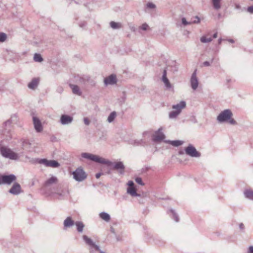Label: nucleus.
Wrapping results in <instances>:
<instances>
[{"mask_svg":"<svg viewBox=\"0 0 253 253\" xmlns=\"http://www.w3.org/2000/svg\"><path fill=\"white\" fill-rule=\"evenodd\" d=\"M9 192L14 195H18L20 194L22 192L20 185L17 182L14 183L11 188L9 189Z\"/></svg>","mask_w":253,"mask_h":253,"instance_id":"12","label":"nucleus"},{"mask_svg":"<svg viewBox=\"0 0 253 253\" xmlns=\"http://www.w3.org/2000/svg\"><path fill=\"white\" fill-rule=\"evenodd\" d=\"M0 152L1 155L7 158H17L18 156L16 153L5 146L0 147Z\"/></svg>","mask_w":253,"mask_h":253,"instance_id":"9","label":"nucleus"},{"mask_svg":"<svg viewBox=\"0 0 253 253\" xmlns=\"http://www.w3.org/2000/svg\"><path fill=\"white\" fill-rule=\"evenodd\" d=\"M162 80L167 88L169 89L171 87V85L169 83V79L167 77V71L166 69L163 71Z\"/></svg>","mask_w":253,"mask_h":253,"instance_id":"18","label":"nucleus"},{"mask_svg":"<svg viewBox=\"0 0 253 253\" xmlns=\"http://www.w3.org/2000/svg\"><path fill=\"white\" fill-rule=\"evenodd\" d=\"M82 158H100L96 155L87 153H83L82 154Z\"/></svg>","mask_w":253,"mask_h":253,"instance_id":"27","label":"nucleus"},{"mask_svg":"<svg viewBox=\"0 0 253 253\" xmlns=\"http://www.w3.org/2000/svg\"><path fill=\"white\" fill-rule=\"evenodd\" d=\"M110 26L113 29H119L122 27V24L121 23L116 22L114 21H111L110 23Z\"/></svg>","mask_w":253,"mask_h":253,"instance_id":"25","label":"nucleus"},{"mask_svg":"<svg viewBox=\"0 0 253 253\" xmlns=\"http://www.w3.org/2000/svg\"><path fill=\"white\" fill-rule=\"evenodd\" d=\"M127 185H128V187H134V183L132 181H129L127 183Z\"/></svg>","mask_w":253,"mask_h":253,"instance_id":"43","label":"nucleus"},{"mask_svg":"<svg viewBox=\"0 0 253 253\" xmlns=\"http://www.w3.org/2000/svg\"><path fill=\"white\" fill-rule=\"evenodd\" d=\"M149 133L148 132H144L143 134V136H144L145 135H147Z\"/></svg>","mask_w":253,"mask_h":253,"instance_id":"52","label":"nucleus"},{"mask_svg":"<svg viewBox=\"0 0 253 253\" xmlns=\"http://www.w3.org/2000/svg\"><path fill=\"white\" fill-rule=\"evenodd\" d=\"M127 193L130 194L132 197H138L140 196L139 194H138L136 193V189L134 187H128V188L127 189Z\"/></svg>","mask_w":253,"mask_h":253,"instance_id":"21","label":"nucleus"},{"mask_svg":"<svg viewBox=\"0 0 253 253\" xmlns=\"http://www.w3.org/2000/svg\"><path fill=\"white\" fill-rule=\"evenodd\" d=\"M69 86L70 88L72 89V92L74 94L78 95H81L82 92L80 89V87L78 85L73 84H70Z\"/></svg>","mask_w":253,"mask_h":253,"instance_id":"20","label":"nucleus"},{"mask_svg":"<svg viewBox=\"0 0 253 253\" xmlns=\"http://www.w3.org/2000/svg\"><path fill=\"white\" fill-rule=\"evenodd\" d=\"M73 121V118L68 115H62L60 117V123L62 125L71 124Z\"/></svg>","mask_w":253,"mask_h":253,"instance_id":"14","label":"nucleus"},{"mask_svg":"<svg viewBox=\"0 0 253 253\" xmlns=\"http://www.w3.org/2000/svg\"><path fill=\"white\" fill-rule=\"evenodd\" d=\"M58 181V178L54 176H52L50 178L47 179L44 183V187L46 190L49 191L50 194H58V193L56 191V184Z\"/></svg>","mask_w":253,"mask_h":253,"instance_id":"4","label":"nucleus"},{"mask_svg":"<svg viewBox=\"0 0 253 253\" xmlns=\"http://www.w3.org/2000/svg\"><path fill=\"white\" fill-rule=\"evenodd\" d=\"M213 60H214V58H212L211 59V62H209V61H205L203 62V65L204 66H205V67H209V66H210L211 65V63H212L213 61Z\"/></svg>","mask_w":253,"mask_h":253,"instance_id":"36","label":"nucleus"},{"mask_svg":"<svg viewBox=\"0 0 253 253\" xmlns=\"http://www.w3.org/2000/svg\"><path fill=\"white\" fill-rule=\"evenodd\" d=\"M83 238L85 244L89 246L90 253H92L94 251H97L99 253H106L100 249L98 245L95 244L91 239L88 237L87 236L84 235Z\"/></svg>","mask_w":253,"mask_h":253,"instance_id":"5","label":"nucleus"},{"mask_svg":"<svg viewBox=\"0 0 253 253\" xmlns=\"http://www.w3.org/2000/svg\"><path fill=\"white\" fill-rule=\"evenodd\" d=\"M147 7L150 9H154L156 7V5L152 2H148L147 4Z\"/></svg>","mask_w":253,"mask_h":253,"instance_id":"40","label":"nucleus"},{"mask_svg":"<svg viewBox=\"0 0 253 253\" xmlns=\"http://www.w3.org/2000/svg\"><path fill=\"white\" fill-rule=\"evenodd\" d=\"M6 35L4 33H0V42H4L6 39Z\"/></svg>","mask_w":253,"mask_h":253,"instance_id":"32","label":"nucleus"},{"mask_svg":"<svg viewBox=\"0 0 253 253\" xmlns=\"http://www.w3.org/2000/svg\"><path fill=\"white\" fill-rule=\"evenodd\" d=\"M248 253H253V246L249 247Z\"/></svg>","mask_w":253,"mask_h":253,"instance_id":"44","label":"nucleus"},{"mask_svg":"<svg viewBox=\"0 0 253 253\" xmlns=\"http://www.w3.org/2000/svg\"><path fill=\"white\" fill-rule=\"evenodd\" d=\"M39 84V80L38 78H34L28 84V87L32 89H36Z\"/></svg>","mask_w":253,"mask_h":253,"instance_id":"19","label":"nucleus"},{"mask_svg":"<svg viewBox=\"0 0 253 253\" xmlns=\"http://www.w3.org/2000/svg\"><path fill=\"white\" fill-rule=\"evenodd\" d=\"M87 23L85 21H81L79 23V26L80 28L84 29L86 26Z\"/></svg>","mask_w":253,"mask_h":253,"instance_id":"37","label":"nucleus"},{"mask_svg":"<svg viewBox=\"0 0 253 253\" xmlns=\"http://www.w3.org/2000/svg\"><path fill=\"white\" fill-rule=\"evenodd\" d=\"M181 22H182V24L184 26H187L188 25H191V21L190 22H188L186 20V18H184V17L182 18V19H181Z\"/></svg>","mask_w":253,"mask_h":253,"instance_id":"35","label":"nucleus"},{"mask_svg":"<svg viewBox=\"0 0 253 253\" xmlns=\"http://www.w3.org/2000/svg\"><path fill=\"white\" fill-rule=\"evenodd\" d=\"M96 163L106 164L110 169H116L119 171L121 174L124 173L125 166L122 162H112L108 159H91Z\"/></svg>","mask_w":253,"mask_h":253,"instance_id":"2","label":"nucleus"},{"mask_svg":"<svg viewBox=\"0 0 253 253\" xmlns=\"http://www.w3.org/2000/svg\"><path fill=\"white\" fill-rule=\"evenodd\" d=\"M247 11L250 14H253V5L249 6L247 8Z\"/></svg>","mask_w":253,"mask_h":253,"instance_id":"41","label":"nucleus"},{"mask_svg":"<svg viewBox=\"0 0 253 253\" xmlns=\"http://www.w3.org/2000/svg\"><path fill=\"white\" fill-rule=\"evenodd\" d=\"M170 212L171 213L173 218L175 220V221L176 222H178L179 221V218L175 211L173 210H170Z\"/></svg>","mask_w":253,"mask_h":253,"instance_id":"33","label":"nucleus"},{"mask_svg":"<svg viewBox=\"0 0 253 253\" xmlns=\"http://www.w3.org/2000/svg\"><path fill=\"white\" fill-rule=\"evenodd\" d=\"M31 162L32 164L43 165L47 167L58 168L60 166V164L57 161H48L47 159H33Z\"/></svg>","mask_w":253,"mask_h":253,"instance_id":"6","label":"nucleus"},{"mask_svg":"<svg viewBox=\"0 0 253 253\" xmlns=\"http://www.w3.org/2000/svg\"><path fill=\"white\" fill-rule=\"evenodd\" d=\"M135 181L139 184L141 185H144V183L143 182L141 178L140 177H136L135 178Z\"/></svg>","mask_w":253,"mask_h":253,"instance_id":"39","label":"nucleus"},{"mask_svg":"<svg viewBox=\"0 0 253 253\" xmlns=\"http://www.w3.org/2000/svg\"><path fill=\"white\" fill-rule=\"evenodd\" d=\"M116 117V113L115 112H112L110 113L108 117L107 121L109 123L112 122Z\"/></svg>","mask_w":253,"mask_h":253,"instance_id":"30","label":"nucleus"},{"mask_svg":"<svg viewBox=\"0 0 253 253\" xmlns=\"http://www.w3.org/2000/svg\"><path fill=\"white\" fill-rule=\"evenodd\" d=\"M239 228L241 230H243L244 229V225L243 223H240L239 225Z\"/></svg>","mask_w":253,"mask_h":253,"instance_id":"47","label":"nucleus"},{"mask_svg":"<svg viewBox=\"0 0 253 253\" xmlns=\"http://www.w3.org/2000/svg\"><path fill=\"white\" fill-rule=\"evenodd\" d=\"M33 121L34 128L36 129V131L38 132H41L43 129V127L42 126L40 120L37 117H33Z\"/></svg>","mask_w":253,"mask_h":253,"instance_id":"15","label":"nucleus"},{"mask_svg":"<svg viewBox=\"0 0 253 253\" xmlns=\"http://www.w3.org/2000/svg\"><path fill=\"white\" fill-rule=\"evenodd\" d=\"M74 224L75 222L71 216H68L63 222L64 229H67L72 227Z\"/></svg>","mask_w":253,"mask_h":253,"instance_id":"16","label":"nucleus"},{"mask_svg":"<svg viewBox=\"0 0 253 253\" xmlns=\"http://www.w3.org/2000/svg\"><path fill=\"white\" fill-rule=\"evenodd\" d=\"M84 124L87 126L89 125L90 124V121L87 118H84Z\"/></svg>","mask_w":253,"mask_h":253,"instance_id":"42","label":"nucleus"},{"mask_svg":"<svg viewBox=\"0 0 253 253\" xmlns=\"http://www.w3.org/2000/svg\"><path fill=\"white\" fill-rule=\"evenodd\" d=\"M190 84L192 88L194 90L198 87L199 82L197 77L196 70H195L192 74L190 79Z\"/></svg>","mask_w":253,"mask_h":253,"instance_id":"13","label":"nucleus"},{"mask_svg":"<svg viewBox=\"0 0 253 253\" xmlns=\"http://www.w3.org/2000/svg\"><path fill=\"white\" fill-rule=\"evenodd\" d=\"M99 217L106 222H109L111 219L110 215L105 212L100 213Z\"/></svg>","mask_w":253,"mask_h":253,"instance_id":"22","label":"nucleus"},{"mask_svg":"<svg viewBox=\"0 0 253 253\" xmlns=\"http://www.w3.org/2000/svg\"><path fill=\"white\" fill-rule=\"evenodd\" d=\"M217 37V33H215V34H213V38H216Z\"/></svg>","mask_w":253,"mask_h":253,"instance_id":"50","label":"nucleus"},{"mask_svg":"<svg viewBox=\"0 0 253 253\" xmlns=\"http://www.w3.org/2000/svg\"><path fill=\"white\" fill-rule=\"evenodd\" d=\"M16 177L13 174L9 175L0 174V185H10L13 182L16 181Z\"/></svg>","mask_w":253,"mask_h":253,"instance_id":"8","label":"nucleus"},{"mask_svg":"<svg viewBox=\"0 0 253 253\" xmlns=\"http://www.w3.org/2000/svg\"><path fill=\"white\" fill-rule=\"evenodd\" d=\"M167 143H169L174 146H179L183 144V142L180 140L166 141Z\"/></svg>","mask_w":253,"mask_h":253,"instance_id":"28","label":"nucleus"},{"mask_svg":"<svg viewBox=\"0 0 253 253\" xmlns=\"http://www.w3.org/2000/svg\"><path fill=\"white\" fill-rule=\"evenodd\" d=\"M34 60L35 62H41L43 61V58L41 54L39 53H35L34 56Z\"/></svg>","mask_w":253,"mask_h":253,"instance_id":"29","label":"nucleus"},{"mask_svg":"<svg viewBox=\"0 0 253 253\" xmlns=\"http://www.w3.org/2000/svg\"><path fill=\"white\" fill-rule=\"evenodd\" d=\"M75 225L76 226L77 230L79 232H83L84 228V224L83 222L76 221L75 222Z\"/></svg>","mask_w":253,"mask_h":253,"instance_id":"23","label":"nucleus"},{"mask_svg":"<svg viewBox=\"0 0 253 253\" xmlns=\"http://www.w3.org/2000/svg\"><path fill=\"white\" fill-rule=\"evenodd\" d=\"M221 0H212V3L213 8L216 10H218L221 8Z\"/></svg>","mask_w":253,"mask_h":253,"instance_id":"26","label":"nucleus"},{"mask_svg":"<svg viewBox=\"0 0 253 253\" xmlns=\"http://www.w3.org/2000/svg\"><path fill=\"white\" fill-rule=\"evenodd\" d=\"M184 150L185 153L191 157L199 158L201 157V153L198 151L192 144H189Z\"/></svg>","mask_w":253,"mask_h":253,"instance_id":"10","label":"nucleus"},{"mask_svg":"<svg viewBox=\"0 0 253 253\" xmlns=\"http://www.w3.org/2000/svg\"><path fill=\"white\" fill-rule=\"evenodd\" d=\"M233 116V113L230 109H225L218 114L216 120L219 123H227L231 125H236L237 123Z\"/></svg>","mask_w":253,"mask_h":253,"instance_id":"1","label":"nucleus"},{"mask_svg":"<svg viewBox=\"0 0 253 253\" xmlns=\"http://www.w3.org/2000/svg\"><path fill=\"white\" fill-rule=\"evenodd\" d=\"M235 8L236 9H240L241 6L239 4H236L235 5Z\"/></svg>","mask_w":253,"mask_h":253,"instance_id":"45","label":"nucleus"},{"mask_svg":"<svg viewBox=\"0 0 253 253\" xmlns=\"http://www.w3.org/2000/svg\"><path fill=\"white\" fill-rule=\"evenodd\" d=\"M72 175L73 178L78 182L83 181L87 177L86 172L81 167L78 168L75 171H73Z\"/></svg>","mask_w":253,"mask_h":253,"instance_id":"7","label":"nucleus"},{"mask_svg":"<svg viewBox=\"0 0 253 253\" xmlns=\"http://www.w3.org/2000/svg\"><path fill=\"white\" fill-rule=\"evenodd\" d=\"M186 102L181 101L179 103L173 105L172 106V111H170L169 114V117L170 119H176L181 113L182 110L185 108Z\"/></svg>","mask_w":253,"mask_h":253,"instance_id":"3","label":"nucleus"},{"mask_svg":"<svg viewBox=\"0 0 253 253\" xmlns=\"http://www.w3.org/2000/svg\"><path fill=\"white\" fill-rule=\"evenodd\" d=\"M222 40L221 39H219L218 40V43H219V44H220V43H221V42H222Z\"/></svg>","mask_w":253,"mask_h":253,"instance_id":"53","label":"nucleus"},{"mask_svg":"<svg viewBox=\"0 0 253 253\" xmlns=\"http://www.w3.org/2000/svg\"><path fill=\"white\" fill-rule=\"evenodd\" d=\"M194 20L191 21L192 24H199L200 23V18L198 16H196L194 17Z\"/></svg>","mask_w":253,"mask_h":253,"instance_id":"34","label":"nucleus"},{"mask_svg":"<svg viewBox=\"0 0 253 253\" xmlns=\"http://www.w3.org/2000/svg\"><path fill=\"white\" fill-rule=\"evenodd\" d=\"M149 28V26L146 23L143 24L139 28L143 31H146Z\"/></svg>","mask_w":253,"mask_h":253,"instance_id":"38","label":"nucleus"},{"mask_svg":"<svg viewBox=\"0 0 253 253\" xmlns=\"http://www.w3.org/2000/svg\"><path fill=\"white\" fill-rule=\"evenodd\" d=\"M162 128L161 127L156 131L152 136V140L154 142H160L163 140L165 136L164 134L162 132Z\"/></svg>","mask_w":253,"mask_h":253,"instance_id":"11","label":"nucleus"},{"mask_svg":"<svg viewBox=\"0 0 253 253\" xmlns=\"http://www.w3.org/2000/svg\"><path fill=\"white\" fill-rule=\"evenodd\" d=\"M143 142V140L142 139L140 140H138L137 141H135V143H136V145L141 144Z\"/></svg>","mask_w":253,"mask_h":253,"instance_id":"46","label":"nucleus"},{"mask_svg":"<svg viewBox=\"0 0 253 253\" xmlns=\"http://www.w3.org/2000/svg\"><path fill=\"white\" fill-rule=\"evenodd\" d=\"M244 195L246 198L253 200V191L251 189H247L244 191Z\"/></svg>","mask_w":253,"mask_h":253,"instance_id":"24","label":"nucleus"},{"mask_svg":"<svg viewBox=\"0 0 253 253\" xmlns=\"http://www.w3.org/2000/svg\"><path fill=\"white\" fill-rule=\"evenodd\" d=\"M11 124V121L10 120H7L5 122V125L6 126L7 125H10Z\"/></svg>","mask_w":253,"mask_h":253,"instance_id":"48","label":"nucleus"},{"mask_svg":"<svg viewBox=\"0 0 253 253\" xmlns=\"http://www.w3.org/2000/svg\"><path fill=\"white\" fill-rule=\"evenodd\" d=\"M101 173H96V175H95V177L96 178H99L100 177V176H101Z\"/></svg>","mask_w":253,"mask_h":253,"instance_id":"49","label":"nucleus"},{"mask_svg":"<svg viewBox=\"0 0 253 253\" xmlns=\"http://www.w3.org/2000/svg\"><path fill=\"white\" fill-rule=\"evenodd\" d=\"M228 41H229L230 42H231V43H234V40H232V39H230V40H228Z\"/></svg>","mask_w":253,"mask_h":253,"instance_id":"51","label":"nucleus"},{"mask_svg":"<svg viewBox=\"0 0 253 253\" xmlns=\"http://www.w3.org/2000/svg\"><path fill=\"white\" fill-rule=\"evenodd\" d=\"M104 82L106 85L108 84H114L117 82L116 77L114 75H111L104 79Z\"/></svg>","mask_w":253,"mask_h":253,"instance_id":"17","label":"nucleus"},{"mask_svg":"<svg viewBox=\"0 0 253 253\" xmlns=\"http://www.w3.org/2000/svg\"><path fill=\"white\" fill-rule=\"evenodd\" d=\"M212 40V39L211 38H207L206 36H202L200 39L201 42L203 43L210 42H211Z\"/></svg>","mask_w":253,"mask_h":253,"instance_id":"31","label":"nucleus"}]
</instances>
